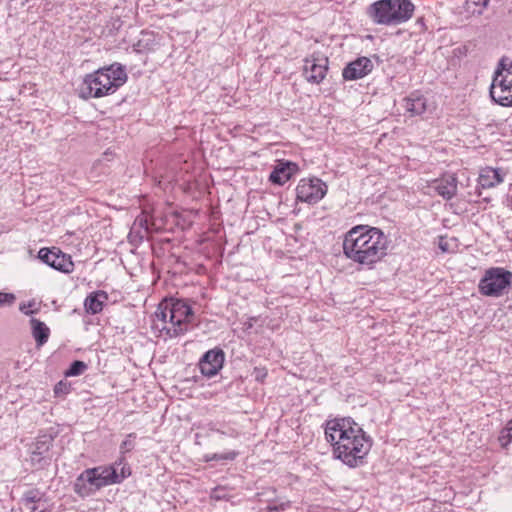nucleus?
Segmentation results:
<instances>
[{
	"mask_svg": "<svg viewBox=\"0 0 512 512\" xmlns=\"http://www.w3.org/2000/svg\"><path fill=\"white\" fill-rule=\"evenodd\" d=\"M53 438L50 435H43L37 438L31 447L30 462L36 469H43L51 462V452Z\"/></svg>",
	"mask_w": 512,
	"mask_h": 512,
	"instance_id": "obj_12",
	"label": "nucleus"
},
{
	"mask_svg": "<svg viewBox=\"0 0 512 512\" xmlns=\"http://www.w3.org/2000/svg\"><path fill=\"white\" fill-rule=\"evenodd\" d=\"M217 432L220 433L221 435H227V436H230V437H237L238 436V432L235 431L234 429H231L229 432L220 431V430H218Z\"/></svg>",
	"mask_w": 512,
	"mask_h": 512,
	"instance_id": "obj_37",
	"label": "nucleus"
},
{
	"mask_svg": "<svg viewBox=\"0 0 512 512\" xmlns=\"http://www.w3.org/2000/svg\"><path fill=\"white\" fill-rule=\"evenodd\" d=\"M97 470L96 476L99 478L101 487L113 484H119L131 475V469L124 457H120L114 464L108 466L93 467Z\"/></svg>",
	"mask_w": 512,
	"mask_h": 512,
	"instance_id": "obj_8",
	"label": "nucleus"
},
{
	"mask_svg": "<svg viewBox=\"0 0 512 512\" xmlns=\"http://www.w3.org/2000/svg\"><path fill=\"white\" fill-rule=\"evenodd\" d=\"M505 427H507L512 432V419L507 422Z\"/></svg>",
	"mask_w": 512,
	"mask_h": 512,
	"instance_id": "obj_38",
	"label": "nucleus"
},
{
	"mask_svg": "<svg viewBox=\"0 0 512 512\" xmlns=\"http://www.w3.org/2000/svg\"><path fill=\"white\" fill-rule=\"evenodd\" d=\"M68 392V387L65 383H63L62 381H60L59 383H57L54 387V393L56 395H59L61 393H67Z\"/></svg>",
	"mask_w": 512,
	"mask_h": 512,
	"instance_id": "obj_35",
	"label": "nucleus"
},
{
	"mask_svg": "<svg viewBox=\"0 0 512 512\" xmlns=\"http://www.w3.org/2000/svg\"><path fill=\"white\" fill-rule=\"evenodd\" d=\"M155 46V39L151 33H142V37L135 44V50L137 52L153 50Z\"/></svg>",
	"mask_w": 512,
	"mask_h": 512,
	"instance_id": "obj_25",
	"label": "nucleus"
},
{
	"mask_svg": "<svg viewBox=\"0 0 512 512\" xmlns=\"http://www.w3.org/2000/svg\"><path fill=\"white\" fill-rule=\"evenodd\" d=\"M128 79L124 66L113 63L87 74L80 86V96L84 99L101 98L114 94Z\"/></svg>",
	"mask_w": 512,
	"mask_h": 512,
	"instance_id": "obj_3",
	"label": "nucleus"
},
{
	"mask_svg": "<svg viewBox=\"0 0 512 512\" xmlns=\"http://www.w3.org/2000/svg\"><path fill=\"white\" fill-rule=\"evenodd\" d=\"M43 496L44 494L40 490L33 488L23 494L20 503L28 512H45V509L39 510L38 505Z\"/></svg>",
	"mask_w": 512,
	"mask_h": 512,
	"instance_id": "obj_22",
	"label": "nucleus"
},
{
	"mask_svg": "<svg viewBox=\"0 0 512 512\" xmlns=\"http://www.w3.org/2000/svg\"><path fill=\"white\" fill-rule=\"evenodd\" d=\"M388 239L376 227L357 225L346 232L343 240V254L352 262L366 268H373L386 256Z\"/></svg>",
	"mask_w": 512,
	"mask_h": 512,
	"instance_id": "obj_2",
	"label": "nucleus"
},
{
	"mask_svg": "<svg viewBox=\"0 0 512 512\" xmlns=\"http://www.w3.org/2000/svg\"><path fill=\"white\" fill-rule=\"evenodd\" d=\"M289 507H290V501H282L279 503H277V502L270 503L268 505L267 509L269 512H279V511H284Z\"/></svg>",
	"mask_w": 512,
	"mask_h": 512,
	"instance_id": "obj_31",
	"label": "nucleus"
},
{
	"mask_svg": "<svg viewBox=\"0 0 512 512\" xmlns=\"http://www.w3.org/2000/svg\"><path fill=\"white\" fill-rule=\"evenodd\" d=\"M303 74L305 79L312 84H320L328 71V58L320 53H313L304 61Z\"/></svg>",
	"mask_w": 512,
	"mask_h": 512,
	"instance_id": "obj_11",
	"label": "nucleus"
},
{
	"mask_svg": "<svg viewBox=\"0 0 512 512\" xmlns=\"http://www.w3.org/2000/svg\"><path fill=\"white\" fill-rule=\"evenodd\" d=\"M38 258L51 268L62 273H71L74 269V263L71 256L63 253L59 248H41L38 252Z\"/></svg>",
	"mask_w": 512,
	"mask_h": 512,
	"instance_id": "obj_10",
	"label": "nucleus"
},
{
	"mask_svg": "<svg viewBox=\"0 0 512 512\" xmlns=\"http://www.w3.org/2000/svg\"><path fill=\"white\" fill-rule=\"evenodd\" d=\"M136 438L135 433H130L127 435L126 439L120 445V453L122 455L130 452L135 447L134 439Z\"/></svg>",
	"mask_w": 512,
	"mask_h": 512,
	"instance_id": "obj_28",
	"label": "nucleus"
},
{
	"mask_svg": "<svg viewBox=\"0 0 512 512\" xmlns=\"http://www.w3.org/2000/svg\"><path fill=\"white\" fill-rule=\"evenodd\" d=\"M239 455V452L235 450L227 451L224 453H217V461H233Z\"/></svg>",
	"mask_w": 512,
	"mask_h": 512,
	"instance_id": "obj_32",
	"label": "nucleus"
},
{
	"mask_svg": "<svg viewBox=\"0 0 512 512\" xmlns=\"http://www.w3.org/2000/svg\"><path fill=\"white\" fill-rule=\"evenodd\" d=\"M327 193V185L319 178L301 179L296 187L297 200L308 204L318 203Z\"/></svg>",
	"mask_w": 512,
	"mask_h": 512,
	"instance_id": "obj_9",
	"label": "nucleus"
},
{
	"mask_svg": "<svg viewBox=\"0 0 512 512\" xmlns=\"http://www.w3.org/2000/svg\"><path fill=\"white\" fill-rule=\"evenodd\" d=\"M203 460L205 462L217 461V453L205 454Z\"/></svg>",
	"mask_w": 512,
	"mask_h": 512,
	"instance_id": "obj_36",
	"label": "nucleus"
},
{
	"mask_svg": "<svg viewBox=\"0 0 512 512\" xmlns=\"http://www.w3.org/2000/svg\"><path fill=\"white\" fill-rule=\"evenodd\" d=\"M489 2L490 0H466L465 10L472 15H481Z\"/></svg>",
	"mask_w": 512,
	"mask_h": 512,
	"instance_id": "obj_24",
	"label": "nucleus"
},
{
	"mask_svg": "<svg viewBox=\"0 0 512 512\" xmlns=\"http://www.w3.org/2000/svg\"><path fill=\"white\" fill-rule=\"evenodd\" d=\"M30 325L32 330V336L35 339L36 345L38 347L43 346L49 339L50 329L49 327L42 321L31 318Z\"/></svg>",
	"mask_w": 512,
	"mask_h": 512,
	"instance_id": "obj_23",
	"label": "nucleus"
},
{
	"mask_svg": "<svg viewBox=\"0 0 512 512\" xmlns=\"http://www.w3.org/2000/svg\"><path fill=\"white\" fill-rule=\"evenodd\" d=\"M498 441L502 447H507L512 442V432L504 427L499 434Z\"/></svg>",
	"mask_w": 512,
	"mask_h": 512,
	"instance_id": "obj_29",
	"label": "nucleus"
},
{
	"mask_svg": "<svg viewBox=\"0 0 512 512\" xmlns=\"http://www.w3.org/2000/svg\"><path fill=\"white\" fill-rule=\"evenodd\" d=\"M87 369V365L80 360L73 361L69 368L65 372V376L67 377H73V376H79L85 372Z\"/></svg>",
	"mask_w": 512,
	"mask_h": 512,
	"instance_id": "obj_27",
	"label": "nucleus"
},
{
	"mask_svg": "<svg viewBox=\"0 0 512 512\" xmlns=\"http://www.w3.org/2000/svg\"><path fill=\"white\" fill-rule=\"evenodd\" d=\"M108 300L107 292L97 290L91 292L84 301V308L88 314H98L103 310L104 304Z\"/></svg>",
	"mask_w": 512,
	"mask_h": 512,
	"instance_id": "obj_21",
	"label": "nucleus"
},
{
	"mask_svg": "<svg viewBox=\"0 0 512 512\" xmlns=\"http://www.w3.org/2000/svg\"><path fill=\"white\" fill-rule=\"evenodd\" d=\"M95 472H97V470L88 468L76 478L74 482V492L77 495L87 497L102 488Z\"/></svg>",
	"mask_w": 512,
	"mask_h": 512,
	"instance_id": "obj_13",
	"label": "nucleus"
},
{
	"mask_svg": "<svg viewBox=\"0 0 512 512\" xmlns=\"http://www.w3.org/2000/svg\"><path fill=\"white\" fill-rule=\"evenodd\" d=\"M373 68V62L368 57H358L345 66L342 76L347 81L358 80L371 73Z\"/></svg>",
	"mask_w": 512,
	"mask_h": 512,
	"instance_id": "obj_15",
	"label": "nucleus"
},
{
	"mask_svg": "<svg viewBox=\"0 0 512 512\" xmlns=\"http://www.w3.org/2000/svg\"><path fill=\"white\" fill-rule=\"evenodd\" d=\"M169 327V304L168 300H164L158 305L154 313L152 328L154 330H158L160 333H164L167 336V329H169Z\"/></svg>",
	"mask_w": 512,
	"mask_h": 512,
	"instance_id": "obj_20",
	"label": "nucleus"
},
{
	"mask_svg": "<svg viewBox=\"0 0 512 512\" xmlns=\"http://www.w3.org/2000/svg\"><path fill=\"white\" fill-rule=\"evenodd\" d=\"M168 304L170 327L167 329V337L176 338L189 331L194 320V312L185 300L170 299Z\"/></svg>",
	"mask_w": 512,
	"mask_h": 512,
	"instance_id": "obj_7",
	"label": "nucleus"
},
{
	"mask_svg": "<svg viewBox=\"0 0 512 512\" xmlns=\"http://www.w3.org/2000/svg\"><path fill=\"white\" fill-rule=\"evenodd\" d=\"M19 310L25 315H32L39 311V308L36 307L35 301H29L27 303H21L19 306Z\"/></svg>",
	"mask_w": 512,
	"mask_h": 512,
	"instance_id": "obj_30",
	"label": "nucleus"
},
{
	"mask_svg": "<svg viewBox=\"0 0 512 512\" xmlns=\"http://www.w3.org/2000/svg\"><path fill=\"white\" fill-rule=\"evenodd\" d=\"M512 285V272L502 267L487 269L480 279L479 292L488 297H500L510 290Z\"/></svg>",
	"mask_w": 512,
	"mask_h": 512,
	"instance_id": "obj_6",
	"label": "nucleus"
},
{
	"mask_svg": "<svg viewBox=\"0 0 512 512\" xmlns=\"http://www.w3.org/2000/svg\"><path fill=\"white\" fill-rule=\"evenodd\" d=\"M134 233H137L140 240L144 239L148 235V222L144 218H138L136 219L134 226L132 227V230L130 232V235L132 236Z\"/></svg>",
	"mask_w": 512,
	"mask_h": 512,
	"instance_id": "obj_26",
	"label": "nucleus"
},
{
	"mask_svg": "<svg viewBox=\"0 0 512 512\" xmlns=\"http://www.w3.org/2000/svg\"><path fill=\"white\" fill-rule=\"evenodd\" d=\"M512 58L502 57L494 72V77L490 85V97L492 100L505 107L512 106V74L510 66Z\"/></svg>",
	"mask_w": 512,
	"mask_h": 512,
	"instance_id": "obj_5",
	"label": "nucleus"
},
{
	"mask_svg": "<svg viewBox=\"0 0 512 512\" xmlns=\"http://www.w3.org/2000/svg\"><path fill=\"white\" fill-rule=\"evenodd\" d=\"M404 108L411 116L422 115L427 110V100L419 91H413L404 99Z\"/></svg>",
	"mask_w": 512,
	"mask_h": 512,
	"instance_id": "obj_19",
	"label": "nucleus"
},
{
	"mask_svg": "<svg viewBox=\"0 0 512 512\" xmlns=\"http://www.w3.org/2000/svg\"><path fill=\"white\" fill-rule=\"evenodd\" d=\"M253 375L256 381L262 382L267 376V371L264 368H255Z\"/></svg>",
	"mask_w": 512,
	"mask_h": 512,
	"instance_id": "obj_34",
	"label": "nucleus"
},
{
	"mask_svg": "<svg viewBox=\"0 0 512 512\" xmlns=\"http://www.w3.org/2000/svg\"><path fill=\"white\" fill-rule=\"evenodd\" d=\"M297 170V165L290 161H280L270 173L269 180L273 184L283 185Z\"/></svg>",
	"mask_w": 512,
	"mask_h": 512,
	"instance_id": "obj_18",
	"label": "nucleus"
},
{
	"mask_svg": "<svg viewBox=\"0 0 512 512\" xmlns=\"http://www.w3.org/2000/svg\"><path fill=\"white\" fill-rule=\"evenodd\" d=\"M429 188L445 200H451L457 193L458 179L454 174H447L431 181Z\"/></svg>",
	"mask_w": 512,
	"mask_h": 512,
	"instance_id": "obj_16",
	"label": "nucleus"
},
{
	"mask_svg": "<svg viewBox=\"0 0 512 512\" xmlns=\"http://www.w3.org/2000/svg\"><path fill=\"white\" fill-rule=\"evenodd\" d=\"M414 11L410 0H377L367 7L366 14L374 24L393 26L409 21Z\"/></svg>",
	"mask_w": 512,
	"mask_h": 512,
	"instance_id": "obj_4",
	"label": "nucleus"
},
{
	"mask_svg": "<svg viewBox=\"0 0 512 512\" xmlns=\"http://www.w3.org/2000/svg\"><path fill=\"white\" fill-rule=\"evenodd\" d=\"M15 301V295L12 293L0 292V307L11 305Z\"/></svg>",
	"mask_w": 512,
	"mask_h": 512,
	"instance_id": "obj_33",
	"label": "nucleus"
},
{
	"mask_svg": "<svg viewBox=\"0 0 512 512\" xmlns=\"http://www.w3.org/2000/svg\"><path fill=\"white\" fill-rule=\"evenodd\" d=\"M505 173L498 168L485 167L481 169L478 185L483 189L496 187L504 181Z\"/></svg>",
	"mask_w": 512,
	"mask_h": 512,
	"instance_id": "obj_17",
	"label": "nucleus"
},
{
	"mask_svg": "<svg viewBox=\"0 0 512 512\" xmlns=\"http://www.w3.org/2000/svg\"><path fill=\"white\" fill-rule=\"evenodd\" d=\"M325 438L333 446L335 458L350 468L361 466L372 446V439L352 418L328 420Z\"/></svg>",
	"mask_w": 512,
	"mask_h": 512,
	"instance_id": "obj_1",
	"label": "nucleus"
},
{
	"mask_svg": "<svg viewBox=\"0 0 512 512\" xmlns=\"http://www.w3.org/2000/svg\"><path fill=\"white\" fill-rule=\"evenodd\" d=\"M225 353L220 348L207 351L199 362L201 373L207 377L215 376L223 367Z\"/></svg>",
	"mask_w": 512,
	"mask_h": 512,
	"instance_id": "obj_14",
	"label": "nucleus"
}]
</instances>
